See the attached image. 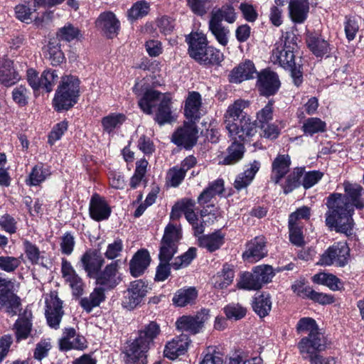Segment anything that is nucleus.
<instances>
[{"label": "nucleus", "instance_id": "f257e3e1", "mask_svg": "<svg viewBox=\"0 0 364 364\" xmlns=\"http://www.w3.org/2000/svg\"><path fill=\"white\" fill-rule=\"evenodd\" d=\"M343 187L345 194L335 193L326 198V225L338 232L350 235L354 225V208H364V189L360 185L348 181L343 183Z\"/></svg>", "mask_w": 364, "mask_h": 364}, {"label": "nucleus", "instance_id": "f03ea898", "mask_svg": "<svg viewBox=\"0 0 364 364\" xmlns=\"http://www.w3.org/2000/svg\"><path fill=\"white\" fill-rule=\"evenodd\" d=\"M249 102L237 100L230 105L224 115L225 124L230 139L247 140L257 132L255 124L249 116L244 115V109L249 106Z\"/></svg>", "mask_w": 364, "mask_h": 364}, {"label": "nucleus", "instance_id": "7ed1b4c3", "mask_svg": "<svg viewBox=\"0 0 364 364\" xmlns=\"http://www.w3.org/2000/svg\"><path fill=\"white\" fill-rule=\"evenodd\" d=\"M161 332L159 325L151 321L139 331L138 337L129 343L124 351L126 364H146V353L154 340Z\"/></svg>", "mask_w": 364, "mask_h": 364}, {"label": "nucleus", "instance_id": "20e7f679", "mask_svg": "<svg viewBox=\"0 0 364 364\" xmlns=\"http://www.w3.org/2000/svg\"><path fill=\"white\" fill-rule=\"evenodd\" d=\"M328 347L327 339L321 333L304 336L298 343L299 353L311 364H336L333 357H323L320 353Z\"/></svg>", "mask_w": 364, "mask_h": 364}, {"label": "nucleus", "instance_id": "39448f33", "mask_svg": "<svg viewBox=\"0 0 364 364\" xmlns=\"http://www.w3.org/2000/svg\"><path fill=\"white\" fill-rule=\"evenodd\" d=\"M158 104L159 109L156 114V121L162 125L169 122L171 119L169 97L156 90H149L139 101V106L147 114H151L152 108Z\"/></svg>", "mask_w": 364, "mask_h": 364}, {"label": "nucleus", "instance_id": "423d86ee", "mask_svg": "<svg viewBox=\"0 0 364 364\" xmlns=\"http://www.w3.org/2000/svg\"><path fill=\"white\" fill-rule=\"evenodd\" d=\"M80 93V80L74 75L62 77L56 90L53 106L58 111L67 110L73 107L77 101Z\"/></svg>", "mask_w": 364, "mask_h": 364}, {"label": "nucleus", "instance_id": "0eeeda50", "mask_svg": "<svg viewBox=\"0 0 364 364\" xmlns=\"http://www.w3.org/2000/svg\"><path fill=\"white\" fill-rule=\"evenodd\" d=\"M296 43L294 36H286L277 42L272 50L271 60L274 64H278L281 67L291 68L294 65V50Z\"/></svg>", "mask_w": 364, "mask_h": 364}, {"label": "nucleus", "instance_id": "6e6552de", "mask_svg": "<svg viewBox=\"0 0 364 364\" xmlns=\"http://www.w3.org/2000/svg\"><path fill=\"white\" fill-rule=\"evenodd\" d=\"M349 255L350 249L346 242H336L321 255L318 264L323 266L344 267L348 262Z\"/></svg>", "mask_w": 364, "mask_h": 364}, {"label": "nucleus", "instance_id": "1a4fd4ad", "mask_svg": "<svg viewBox=\"0 0 364 364\" xmlns=\"http://www.w3.org/2000/svg\"><path fill=\"white\" fill-rule=\"evenodd\" d=\"M10 281L0 277V311L10 316H16L20 310V299L11 291Z\"/></svg>", "mask_w": 364, "mask_h": 364}, {"label": "nucleus", "instance_id": "9d476101", "mask_svg": "<svg viewBox=\"0 0 364 364\" xmlns=\"http://www.w3.org/2000/svg\"><path fill=\"white\" fill-rule=\"evenodd\" d=\"M148 285L142 280H135L130 283L124 291L122 305L124 309L132 310L136 308L149 291Z\"/></svg>", "mask_w": 364, "mask_h": 364}, {"label": "nucleus", "instance_id": "9b49d317", "mask_svg": "<svg viewBox=\"0 0 364 364\" xmlns=\"http://www.w3.org/2000/svg\"><path fill=\"white\" fill-rule=\"evenodd\" d=\"M46 317L48 325L53 328H58L64 314L63 301L56 292H50L45 297Z\"/></svg>", "mask_w": 364, "mask_h": 364}, {"label": "nucleus", "instance_id": "f8f14e48", "mask_svg": "<svg viewBox=\"0 0 364 364\" xmlns=\"http://www.w3.org/2000/svg\"><path fill=\"white\" fill-rule=\"evenodd\" d=\"M96 284L106 290L116 287L121 282L119 273V261L112 262L105 266L102 271H99L94 277Z\"/></svg>", "mask_w": 364, "mask_h": 364}, {"label": "nucleus", "instance_id": "ddd939ff", "mask_svg": "<svg viewBox=\"0 0 364 364\" xmlns=\"http://www.w3.org/2000/svg\"><path fill=\"white\" fill-rule=\"evenodd\" d=\"M209 317V311L203 309L193 316H183L178 318L176 325L177 328L183 332L196 334L200 331Z\"/></svg>", "mask_w": 364, "mask_h": 364}, {"label": "nucleus", "instance_id": "4468645a", "mask_svg": "<svg viewBox=\"0 0 364 364\" xmlns=\"http://www.w3.org/2000/svg\"><path fill=\"white\" fill-rule=\"evenodd\" d=\"M197 138L198 130L195 122H191L178 129L173 135L172 141L178 146L190 148L196 143Z\"/></svg>", "mask_w": 364, "mask_h": 364}, {"label": "nucleus", "instance_id": "2eb2a0df", "mask_svg": "<svg viewBox=\"0 0 364 364\" xmlns=\"http://www.w3.org/2000/svg\"><path fill=\"white\" fill-rule=\"evenodd\" d=\"M112 213L111 207L105 198L93 194L89 204V214L95 221H102L109 218Z\"/></svg>", "mask_w": 364, "mask_h": 364}, {"label": "nucleus", "instance_id": "dca6fc26", "mask_svg": "<svg viewBox=\"0 0 364 364\" xmlns=\"http://www.w3.org/2000/svg\"><path fill=\"white\" fill-rule=\"evenodd\" d=\"M188 44V53L190 56L198 62L203 59L204 53L207 50L208 41L205 34L203 33H191L186 38Z\"/></svg>", "mask_w": 364, "mask_h": 364}, {"label": "nucleus", "instance_id": "f3484780", "mask_svg": "<svg viewBox=\"0 0 364 364\" xmlns=\"http://www.w3.org/2000/svg\"><path fill=\"white\" fill-rule=\"evenodd\" d=\"M266 242L263 236L255 237L251 240L246 246V250L242 254L245 260L254 263L264 257L267 251Z\"/></svg>", "mask_w": 364, "mask_h": 364}, {"label": "nucleus", "instance_id": "a211bd4d", "mask_svg": "<svg viewBox=\"0 0 364 364\" xmlns=\"http://www.w3.org/2000/svg\"><path fill=\"white\" fill-rule=\"evenodd\" d=\"M95 23L97 28L109 38H112L117 35L120 26L119 20L111 11L101 14Z\"/></svg>", "mask_w": 364, "mask_h": 364}, {"label": "nucleus", "instance_id": "6ab92c4d", "mask_svg": "<svg viewBox=\"0 0 364 364\" xmlns=\"http://www.w3.org/2000/svg\"><path fill=\"white\" fill-rule=\"evenodd\" d=\"M257 85L263 95H272L279 90L280 82L275 73L265 70L257 74Z\"/></svg>", "mask_w": 364, "mask_h": 364}, {"label": "nucleus", "instance_id": "aec40b11", "mask_svg": "<svg viewBox=\"0 0 364 364\" xmlns=\"http://www.w3.org/2000/svg\"><path fill=\"white\" fill-rule=\"evenodd\" d=\"M61 272L65 282L72 289L73 294L79 296L83 291V282L71 264L65 259H62Z\"/></svg>", "mask_w": 364, "mask_h": 364}, {"label": "nucleus", "instance_id": "412c9836", "mask_svg": "<svg viewBox=\"0 0 364 364\" xmlns=\"http://www.w3.org/2000/svg\"><path fill=\"white\" fill-rule=\"evenodd\" d=\"M105 260L102 256L95 250H89L81 257L80 263L82 267L87 274L89 277H94L101 269Z\"/></svg>", "mask_w": 364, "mask_h": 364}, {"label": "nucleus", "instance_id": "4be33fe9", "mask_svg": "<svg viewBox=\"0 0 364 364\" xmlns=\"http://www.w3.org/2000/svg\"><path fill=\"white\" fill-rule=\"evenodd\" d=\"M191 341L186 334H181L168 342L164 348V356L174 360L178 356L185 354L189 346Z\"/></svg>", "mask_w": 364, "mask_h": 364}, {"label": "nucleus", "instance_id": "5701e85b", "mask_svg": "<svg viewBox=\"0 0 364 364\" xmlns=\"http://www.w3.org/2000/svg\"><path fill=\"white\" fill-rule=\"evenodd\" d=\"M60 349L68 350L70 349L82 350L86 347L85 338L76 333L73 328H65L63 337L59 341Z\"/></svg>", "mask_w": 364, "mask_h": 364}, {"label": "nucleus", "instance_id": "b1692460", "mask_svg": "<svg viewBox=\"0 0 364 364\" xmlns=\"http://www.w3.org/2000/svg\"><path fill=\"white\" fill-rule=\"evenodd\" d=\"M255 75L257 73L254 63L250 60H245L230 72L229 81L232 83H240L253 78Z\"/></svg>", "mask_w": 364, "mask_h": 364}, {"label": "nucleus", "instance_id": "393cba45", "mask_svg": "<svg viewBox=\"0 0 364 364\" xmlns=\"http://www.w3.org/2000/svg\"><path fill=\"white\" fill-rule=\"evenodd\" d=\"M151 257L146 250H138L129 262V270L132 276L140 277L149 266Z\"/></svg>", "mask_w": 364, "mask_h": 364}, {"label": "nucleus", "instance_id": "a878e982", "mask_svg": "<svg viewBox=\"0 0 364 364\" xmlns=\"http://www.w3.org/2000/svg\"><path fill=\"white\" fill-rule=\"evenodd\" d=\"M309 12V3L308 0H290L289 14L294 23H304L308 17Z\"/></svg>", "mask_w": 364, "mask_h": 364}, {"label": "nucleus", "instance_id": "bb28decb", "mask_svg": "<svg viewBox=\"0 0 364 364\" xmlns=\"http://www.w3.org/2000/svg\"><path fill=\"white\" fill-rule=\"evenodd\" d=\"M201 96L198 92H190L185 104V115L191 122H195L200 116Z\"/></svg>", "mask_w": 364, "mask_h": 364}, {"label": "nucleus", "instance_id": "cd10ccee", "mask_svg": "<svg viewBox=\"0 0 364 364\" xmlns=\"http://www.w3.org/2000/svg\"><path fill=\"white\" fill-rule=\"evenodd\" d=\"M13 64V61L9 59L0 58V82L6 87L11 86L20 79Z\"/></svg>", "mask_w": 364, "mask_h": 364}, {"label": "nucleus", "instance_id": "c85d7f7f", "mask_svg": "<svg viewBox=\"0 0 364 364\" xmlns=\"http://www.w3.org/2000/svg\"><path fill=\"white\" fill-rule=\"evenodd\" d=\"M290 164L289 155H279L272 163V181L278 183L289 171Z\"/></svg>", "mask_w": 364, "mask_h": 364}, {"label": "nucleus", "instance_id": "c756f323", "mask_svg": "<svg viewBox=\"0 0 364 364\" xmlns=\"http://www.w3.org/2000/svg\"><path fill=\"white\" fill-rule=\"evenodd\" d=\"M223 242L224 235L220 231L198 237L199 246L210 252L219 249Z\"/></svg>", "mask_w": 364, "mask_h": 364}, {"label": "nucleus", "instance_id": "7c9ffc66", "mask_svg": "<svg viewBox=\"0 0 364 364\" xmlns=\"http://www.w3.org/2000/svg\"><path fill=\"white\" fill-rule=\"evenodd\" d=\"M31 314L20 316L14 323L15 336L17 342L28 338L32 330Z\"/></svg>", "mask_w": 364, "mask_h": 364}, {"label": "nucleus", "instance_id": "2f4dec72", "mask_svg": "<svg viewBox=\"0 0 364 364\" xmlns=\"http://www.w3.org/2000/svg\"><path fill=\"white\" fill-rule=\"evenodd\" d=\"M236 18L237 15L233 6L230 4H225L212 11L210 20L219 23L225 21L228 23H233Z\"/></svg>", "mask_w": 364, "mask_h": 364}, {"label": "nucleus", "instance_id": "473e14b6", "mask_svg": "<svg viewBox=\"0 0 364 364\" xmlns=\"http://www.w3.org/2000/svg\"><path fill=\"white\" fill-rule=\"evenodd\" d=\"M259 168V164L254 161L243 173L238 174L234 182V187L240 191L247 188L252 181Z\"/></svg>", "mask_w": 364, "mask_h": 364}, {"label": "nucleus", "instance_id": "72a5a7b5", "mask_svg": "<svg viewBox=\"0 0 364 364\" xmlns=\"http://www.w3.org/2000/svg\"><path fill=\"white\" fill-rule=\"evenodd\" d=\"M105 290L101 287L95 288L89 296L81 299L80 306L87 312H90L93 308L98 306L105 300Z\"/></svg>", "mask_w": 364, "mask_h": 364}, {"label": "nucleus", "instance_id": "f704fd0d", "mask_svg": "<svg viewBox=\"0 0 364 364\" xmlns=\"http://www.w3.org/2000/svg\"><path fill=\"white\" fill-rule=\"evenodd\" d=\"M235 272L232 266L225 264L220 272L213 277L214 287L218 289H225L233 281Z\"/></svg>", "mask_w": 364, "mask_h": 364}, {"label": "nucleus", "instance_id": "c9c22d12", "mask_svg": "<svg viewBox=\"0 0 364 364\" xmlns=\"http://www.w3.org/2000/svg\"><path fill=\"white\" fill-rule=\"evenodd\" d=\"M45 57L53 65L62 63L65 59L60 43L55 39L50 40L44 50Z\"/></svg>", "mask_w": 364, "mask_h": 364}, {"label": "nucleus", "instance_id": "e433bc0d", "mask_svg": "<svg viewBox=\"0 0 364 364\" xmlns=\"http://www.w3.org/2000/svg\"><path fill=\"white\" fill-rule=\"evenodd\" d=\"M233 142L228 149V155L224 158L222 164L225 165H231L240 161L244 154V146L242 144L245 140H240L239 139H231Z\"/></svg>", "mask_w": 364, "mask_h": 364}, {"label": "nucleus", "instance_id": "4c0bfd02", "mask_svg": "<svg viewBox=\"0 0 364 364\" xmlns=\"http://www.w3.org/2000/svg\"><path fill=\"white\" fill-rule=\"evenodd\" d=\"M51 174L50 168L43 164L35 166L31 171L26 183L29 186H38L43 182Z\"/></svg>", "mask_w": 364, "mask_h": 364}, {"label": "nucleus", "instance_id": "58836bf2", "mask_svg": "<svg viewBox=\"0 0 364 364\" xmlns=\"http://www.w3.org/2000/svg\"><path fill=\"white\" fill-rule=\"evenodd\" d=\"M197 297V291L194 288L181 289L174 294L172 301L177 306H185L192 304Z\"/></svg>", "mask_w": 364, "mask_h": 364}, {"label": "nucleus", "instance_id": "ea45409f", "mask_svg": "<svg viewBox=\"0 0 364 364\" xmlns=\"http://www.w3.org/2000/svg\"><path fill=\"white\" fill-rule=\"evenodd\" d=\"M306 42L310 50L316 56H323L331 50L326 41L314 35L309 36Z\"/></svg>", "mask_w": 364, "mask_h": 364}, {"label": "nucleus", "instance_id": "a19ab883", "mask_svg": "<svg viewBox=\"0 0 364 364\" xmlns=\"http://www.w3.org/2000/svg\"><path fill=\"white\" fill-rule=\"evenodd\" d=\"M208 28L220 45L225 46L228 43L230 30L223 23L209 20Z\"/></svg>", "mask_w": 364, "mask_h": 364}, {"label": "nucleus", "instance_id": "79ce46f5", "mask_svg": "<svg viewBox=\"0 0 364 364\" xmlns=\"http://www.w3.org/2000/svg\"><path fill=\"white\" fill-rule=\"evenodd\" d=\"M237 286L245 290H258L262 288L257 276L252 272H244L241 274Z\"/></svg>", "mask_w": 364, "mask_h": 364}, {"label": "nucleus", "instance_id": "37998d69", "mask_svg": "<svg viewBox=\"0 0 364 364\" xmlns=\"http://www.w3.org/2000/svg\"><path fill=\"white\" fill-rule=\"evenodd\" d=\"M315 283L327 286L333 291H336L342 287L341 280L332 274L321 272L316 274L313 277Z\"/></svg>", "mask_w": 364, "mask_h": 364}, {"label": "nucleus", "instance_id": "c03bdc74", "mask_svg": "<svg viewBox=\"0 0 364 364\" xmlns=\"http://www.w3.org/2000/svg\"><path fill=\"white\" fill-rule=\"evenodd\" d=\"M326 124L321 119L311 117L307 119L302 125V130L306 135L312 136L326 130Z\"/></svg>", "mask_w": 364, "mask_h": 364}, {"label": "nucleus", "instance_id": "a18cd8bd", "mask_svg": "<svg viewBox=\"0 0 364 364\" xmlns=\"http://www.w3.org/2000/svg\"><path fill=\"white\" fill-rule=\"evenodd\" d=\"M38 4L31 3L30 0H25L23 4H20L15 7L16 18L21 21H26L31 19V14L36 11Z\"/></svg>", "mask_w": 364, "mask_h": 364}, {"label": "nucleus", "instance_id": "49530a36", "mask_svg": "<svg viewBox=\"0 0 364 364\" xmlns=\"http://www.w3.org/2000/svg\"><path fill=\"white\" fill-rule=\"evenodd\" d=\"M126 117L123 114L113 113L102 119V124L105 132L110 133L119 128L125 121Z\"/></svg>", "mask_w": 364, "mask_h": 364}, {"label": "nucleus", "instance_id": "de8ad7c7", "mask_svg": "<svg viewBox=\"0 0 364 364\" xmlns=\"http://www.w3.org/2000/svg\"><path fill=\"white\" fill-rule=\"evenodd\" d=\"M272 302L269 295L262 294L256 297L253 303V309L260 317H264L270 311Z\"/></svg>", "mask_w": 364, "mask_h": 364}, {"label": "nucleus", "instance_id": "09e8293b", "mask_svg": "<svg viewBox=\"0 0 364 364\" xmlns=\"http://www.w3.org/2000/svg\"><path fill=\"white\" fill-rule=\"evenodd\" d=\"M296 331L299 333H307V335L321 332L316 321L310 317L299 319L296 324Z\"/></svg>", "mask_w": 364, "mask_h": 364}, {"label": "nucleus", "instance_id": "8fccbe9b", "mask_svg": "<svg viewBox=\"0 0 364 364\" xmlns=\"http://www.w3.org/2000/svg\"><path fill=\"white\" fill-rule=\"evenodd\" d=\"M193 13L198 16L205 15L211 8L215 0H186Z\"/></svg>", "mask_w": 364, "mask_h": 364}, {"label": "nucleus", "instance_id": "3c124183", "mask_svg": "<svg viewBox=\"0 0 364 364\" xmlns=\"http://www.w3.org/2000/svg\"><path fill=\"white\" fill-rule=\"evenodd\" d=\"M80 35V30L70 23L65 25L57 32V37L60 40L65 41L68 42L77 39Z\"/></svg>", "mask_w": 364, "mask_h": 364}, {"label": "nucleus", "instance_id": "603ef678", "mask_svg": "<svg viewBox=\"0 0 364 364\" xmlns=\"http://www.w3.org/2000/svg\"><path fill=\"white\" fill-rule=\"evenodd\" d=\"M196 255L197 249L196 247H190L181 256L175 258L174 262L171 264V266L175 269H178L180 268L187 267L196 257Z\"/></svg>", "mask_w": 364, "mask_h": 364}, {"label": "nucleus", "instance_id": "864d4df0", "mask_svg": "<svg viewBox=\"0 0 364 364\" xmlns=\"http://www.w3.org/2000/svg\"><path fill=\"white\" fill-rule=\"evenodd\" d=\"M149 4L145 1L136 2L129 10V18L138 19L146 16L149 11Z\"/></svg>", "mask_w": 364, "mask_h": 364}, {"label": "nucleus", "instance_id": "5fc2aeb1", "mask_svg": "<svg viewBox=\"0 0 364 364\" xmlns=\"http://www.w3.org/2000/svg\"><path fill=\"white\" fill-rule=\"evenodd\" d=\"M224 312L228 318L239 320L245 316L247 310L241 304L231 303L224 307Z\"/></svg>", "mask_w": 364, "mask_h": 364}, {"label": "nucleus", "instance_id": "6e6d98bb", "mask_svg": "<svg viewBox=\"0 0 364 364\" xmlns=\"http://www.w3.org/2000/svg\"><path fill=\"white\" fill-rule=\"evenodd\" d=\"M304 173V170L300 168H296L294 172L290 174L284 186V192L287 194L300 185V178Z\"/></svg>", "mask_w": 364, "mask_h": 364}, {"label": "nucleus", "instance_id": "4d7b16f0", "mask_svg": "<svg viewBox=\"0 0 364 364\" xmlns=\"http://www.w3.org/2000/svg\"><path fill=\"white\" fill-rule=\"evenodd\" d=\"M177 250V245L173 243H168L165 241H161L159 259L161 262L168 263L172 259L174 254Z\"/></svg>", "mask_w": 364, "mask_h": 364}, {"label": "nucleus", "instance_id": "13d9d810", "mask_svg": "<svg viewBox=\"0 0 364 364\" xmlns=\"http://www.w3.org/2000/svg\"><path fill=\"white\" fill-rule=\"evenodd\" d=\"M59 79L58 74L55 70H45L41 75V87L47 92H50Z\"/></svg>", "mask_w": 364, "mask_h": 364}, {"label": "nucleus", "instance_id": "bf43d9fd", "mask_svg": "<svg viewBox=\"0 0 364 364\" xmlns=\"http://www.w3.org/2000/svg\"><path fill=\"white\" fill-rule=\"evenodd\" d=\"M186 174L176 166L170 168L166 174V182L172 187L178 186L183 181Z\"/></svg>", "mask_w": 364, "mask_h": 364}, {"label": "nucleus", "instance_id": "052dcab7", "mask_svg": "<svg viewBox=\"0 0 364 364\" xmlns=\"http://www.w3.org/2000/svg\"><path fill=\"white\" fill-rule=\"evenodd\" d=\"M253 272L257 276L261 287L263 284L271 282L274 276L273 268L269 265L257 266L254 268Z\"/></svg>", "mask_w": 364, "mask_h": 364}, {"label": "nucleus", "instance_id": "680f3d73", "mask_svg": "<svg viewBox=\"0 0 364 364\" xmlns=\"http://www.w3.org/2000/svg\"><path fill=\"white\" fill-rule=\"evenodd\" d=\"M203 57V59L200 60V63L201 64H218L220 63L223 59V53L217 50L216 48H214L212 46H209L204 53Z\"/></svg>", "mask_w": 364, "mask_h": 364}, {"label": "nucleus", "instance_id": "e2e57ef3", "mask_svg": "<svg viewBox=\"0 0 364 364\" xmlns=\"http://www.w3.org/2000/svg\"><path fill=\"white\" fill-rule=\"evenodd\" d=\"M181 237V228L173 224L169 223L164 230V237L161 241H165L168 243H173L177 245L178 241Z\"/></svg>", "mask_w": 364, "mask_h": 364}, {"label": "nucleus", "instance_id": "0e129e2a", "mask_svg": "<svg viewBox=\"0 0 364 364\" xmlns=\"http://www.w3.org/2000/svg\"><path fill=\"white\" fill-rule=\"evenodd\" d=\"M195 202L191 199H185L180 202L179 207L185 215L186 220L192 225L198 220L193 211Z\"/></svg>", "mask_w": 364, "mask_h": 364}, {"label": "nucleus", "instance_id": "69168bd1", "mask_svg": "<svg viewBox=\"0 0 364 364\" xmlns=\"http://www.w3.org/2000/svg\"><path fill=\"white\" fill-rule=\"evenodd\" d=\"M30 92L24 85L16 86L12 91L14 101L20 106H24L28 103Z\"/></svg>", "mask_w": 364, "mask_h": 364}, {"label": "nucleus", "instance_id": "338daca9", "mask_svg": "<svg viewBox=\"0 0 364 364\" xmlns=\"http://www.w3.org/2000/svg\"><path fill=\"white\" fill-rule=\"evenodd\" d=\"M20 258L10 256L0 257V269L6 272H14L21 264Z\"/></svg>", "mask_w": 364, "mask_h": 364}, {"label": "nucleus", "instance_id": "774afa93", "mask_svg": "<svg viewBox=\"0 0 364 364\" xmlns=\"http://www.w3.org/2000/svg\"><path fill=\"white\" fill-rule=\"evenodd\" d=\"M23 248L28 259L32 264H38L41 255L39 248L27 240L23 241Z\"/></svg>", "mask_w": 364, "mask_h": 364}]
</instances>
